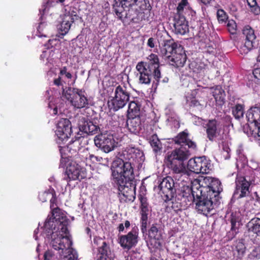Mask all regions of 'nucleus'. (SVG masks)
I'll list each match as a JSON object with an SVG mask.
<instances>
[{
  "mask_svg": "<svg viewBox=\"0 0 260 260\" xmlns=\"http://www.w3.org/2000/svg\"><path fill=\"white\" fill-rule=\"evenodd\" d=\"M123 154L128 161L117 158L113 161L111 169L113 182L117 186L119 194L124 197H121V199L127 202L134 201L135 199L134 189L132 185L135 175L131 161L138 160V158L142 160L144 155L143 151L134 147H127Z\"/></svg>",
  "mask_w": 260,
  "mask_h": 260,
  "instance_id": "f257e3e1",
  "label": "nucleus"
},
{
  "mask_svg": "<svg viewBox=\"0 0 260 260\" xmlns=\"http://www.w3.org/2000/svg\"><path fill=\"white\" fill-rule=\"evenodd\" d=\"M113 8L120 20L130 24L148 21L151 6L149 0H115Z\"/></svg>",
  "mask_w": 260,
  "mask_h": 260,
  "instance_id": "f03ea898",
  "label": "nucleus"
},
{
  "mask_svg": "<svg viewBox=\"0 0 260 260\" xmlns=\"http://www.w3.org/2000/svg\"><path fill=\"white\" fill-rule=\"evenodd\" d=\"M136 69L138 73L139 83L149 85L153 79L152 86L155 88L159 83H167L169 81L168 77H165L161 81V73L160 63L157 55L151 53L146 59L145 61H141L137 63Z\"/></svg>",
  "mask_w": 260,
  "mask_h": 260,
  "instance_id": "7ed1b4c3",
  "label": "nucleus"
},
{
  "mask_svg": "<svg viewBox=\"0 0 260 260\" xmlns=\"http://www.w3.org/2000/svg\"><path fill=\"white\" fill-rule=\"evenodd\" d=\"M67 225V231L65 232L61 230V226L59 224L54 223L52 229H48L44 226V230L48 233L47 236L50 235L51 241L50 242L52 247L56 250H61L62 252L65 253H71L72 256L69 254L70 258H76L77 257V253L75 250L72 248V241L69 236Z\"/></svg>",
  "mask_w": 260,
  "mask_h": 260,
  "instance_id": "20e7f679",
  "label": "nucleus"
},
{
  "mask_svg": "<svg viewBox=\"0 0 260 260\" xmlns=\"http://www.w3.org/2000/svg\"><path fill=\"white\" fill-rule=\"evenodd\" d=\"M188 151H183L180 149L173 150L168 153L166 156V164L172 171V177L175 180L184 181L183 175L186 173L184 161L188 158Z\"/></svg>",
  "mask_w": 260,
  "mask_h": 260,
  "instance_id": "39448f33",
  "label": "nucleus"
},
{
  "mask_svg": "<svg viewBox=\"0 0 260 260\" xmlns=\"http://www.w3.org/2000/svg\"><path fill=\"white\" fill-rule=\"evenodd\" d=\"M162 53L167 56L170 63L176 68L182 67L185 63L187 56L184 48L173 39L165 41Z\"/></svg>",
  "mask_w": 260,
  "mask_h": 260,
  "instance_id": "423d86ee",
  "label": "nucleus"
},
{
  "mask_svg": "<svg viewBox=\"0 0 260 260\" xmlns=\"http://www.w3.org/2000/svg\"><path fill=\"white\" fill-rule=\"evenodd\" d=\"M51 199L50 200V208L52 210L51 216H48L44 223V227L48 229H52L54 223L59 224L61 229L65 232L67 231V225H69V219L57 207V198L54 189L51 188Z\"/></svg>",
  "mask_w": 260,
  "mask_h": 260,
  "instance_id": "0eeeda50",
  "label": "nucleus"
},
{
  "mask_svg": "<svg viewBox=\"0 0 260 260\" xmlns=\"http://www.w3.org/2000/svg\"><path fill=\"white\" fill-rule=\"evenodd\" d=\"M191 191L193 197L192 203L195 205V209L199 213L207 216L219 202L216 198L204 193L198 188L193 189L192 185Z\"/></svg>",
  "mask_w": 260,
  "mask_h": 260,
  "instance_id": "6e6552de",
  "label": "nucleus"
},
{
  "mask_svg": "<svg viewBox=\"0 0 260 260\" xmlns=\"http://www.w3.org/2000/svg\"><path fill=\"white\" fill-rule=\"evenodd\" d=\"M193 189L198 188L217 200H219V194L222 191L221 182L211 177H202L194 179L192 182Z\"/></svg>",
  "mask_w": 260,
  "mask_h": 260,
  "instance_id": "1a4fd4ad",
  "label": "nucleus"
},
{
  "mask_svg": "<svg viewBox=\"0 0 260 260\" xmlns=\"http://www.w3.org/2000/svg\"><path fill=\"white\" fill-rule=\"evenodd\" d=\"M246 117L248 123L243 127L244 133L260 141V107H251L247 111Z\"/></svg>",
  "mask_w": 260,
  "mask_h": 260,
  "instance_id": "9d476101",
  "label": "nucleus"
},
{
  "mask_svg": "<svg viewBox=\"0 0 260 260\" xmlns=\"http://www.w3.org/2000/svg\"><path fill=\"white\" fill-rule=\"evenodd\" d=\"M70 157H63L61 154L59 164V168L66 167L63 179L68 183L72 180H80L84 178L83 168L77 162V160L70 159Z\"/></svg>",
  "mask_w": 260,
  "mask_h": 260,
  "instance_id": "9b49d317",
  "label": "nucleus"
},
{
  "mask_svg": "<svg viewBox=\"0 0 260 260\" xmlns=\"http://www.w3.org/2000/svg\"><path fill=\"white\" fill-rule=\"evenodd\" d=\"M114 94L108 104L111 109L116 111L126 105L129 100L130 93L125 85H119L115 87Z\"/></svg>",
  "mask_w": 260,
  "mask_h": 260,
  "instance_id": "f8f14e48",
  "label": "nucleus"
},
{
  "mask_svg": "<svg viewBox=\"0 0 260 260\" xmlns=\"http://www.w3.org/2000/svg\"><path fill=\"white\" fill-rule=\"evenodd\" d=\"M251 182L248 181L246 177L238 174L235 180V188L233 195V198L239 200L249 196L250 193V187Z\"/></svg>",
  "mask_w": 260,
  "mask_h": 260,
  "instance_id": "ddd939ff",
  "label": "nucleus"
},
{
  "mask_svg": "<svg viewBox=\"0 0 260 260\" xmlns=\"http://www.w3.org/2000/svg\"><path fill=\"white\" fill-rule=\"evenodd\" d=\"M210 163L206 156L190 158L187 163L188 169L196 174H208L210 171Z\"/></svg>",
  "mask_w": 260,
  "mask_h": 260,
  "instance_id": "4468645a",
  "label": "nucleus"
},
{
  "mask_svg": "<svg viewBox=\"0 0 260 260\" xmlns=\"http://www.w3.org/2000/svg\"><path fill=\"white\" fill-rule=\"evenodd\" d=\"M173 141L176 144L179 145L180 147L175 149L174 150L180 149L182 151H188V157L190 155L191 150H196L197 144L188 138V133L185 131L179 133L173 139Z\"/></svg>",
  "mask_w": 260,
  "mask_h": 260,
  "instance_id": "2eb2a0df",
  "label": "nucleus"
},
{
  "mask_svg": "<svg viewBox=\"0 0 260 260\" xmlns=\"http://www.w3.org/2000/svg\"><path fill=\"white\" fill-rule=\"evenodd\" d=\"M174 179L170 176L164 178L159 184L158 187L160 193L166 202L172 200L176 196V189Z\"/></svg>",
  "mask_w": 260,
  "mask_h": 260,
  "instance_id": "dca6fc26",
  "label": "nucleus"
},
{
  "mask_svg": "<svg viewBox=\"0 0 260 260\" xmlns=\"http://www.w3.org/2000/svg\"><path fill=\"white\" fill-rule=\"evenodd\" d=\"M243 34L245 37V43L240 47L239 50L241 54H246L254 47L256 37L254 30L249 25L244 26Z\"/></svg>",
  "mask_w": 260,
  "mask_h": 260,
  "instance_id": "f3484780",
  "label": "nucleus"
},
{
  "mask_svg": "<svg viewBox=\"0 0 260 260\" xmlns=\"http://www.w3.org/2000/svg\"><path fill=\"white\" fill-rule=\"evenodd\" d=\"M93 243L97 246L98 260H112V253L109 244L105 239L95 237L93 239Z\"/></svg>",
  "mask_w": 260,
  "mask_h": 260,
  "instance_id": "a211bd4d",
  "label": "nucleus"
},
{
  "mask_svg": "<svg viewBox=\"0 0 260 260\" xmlns=\"http://www.w3.org/2000/svg\"><path fill=\"white\" fill-rule=\"evenodd\" d=\"M138 235L139 229L135 226L126 235L119 236L118 242L122 248L129 250L138 243Z\"/></svg>",
  "mask_w": 260,
  "mask_h": 260,
  "instance_id": "6ab92c4d",
  "label": "nucleus"
},
{
  "mask_svg": "<svg viewBox=\"0 0 260 260\" xmlns=\"http://www.w3.org/2000/svg\"><path fill=\"white\" fill-rule=\"evenodd\" d=\"M94 142L96 147L101 148L106 153L114 149L115 141L112 135L107 134L98 135L94 137Z\"/></svg>",
  "mask_w": 260,
  "mask_h": 260,
  "instance_id": "aec40b11",
  "label": "nucleus"
},
{
  "mask_svg": "<svg viewBox=\"0 0 260 260\" xmlns=\"http://www.w3.org/2000/svg\"><path fill=\"white\" fill-rule=\"evenodd\" d=\"M72 133L71 121L68 118H61L57 122L55 134L59 140H67Z\"/></svg>",
  "mask_w": 260,
  "mask_h": 260,
  "instance_id": "412c9836",
  "label": "nucleus"
},
{
  "mask_svg": "<svg viewBox=\"0 0 260 260\" xmlns=\"http://www.w3.org/2000/svg\"><path fill=\"white\" fill-rule=\"evenodd\" d=\"M73 98L71 101V104L75 108H88L89 106V100L85 95L84 90L77 88H73Z\"/></svg>",
  "mask_w": 260,
  "mask_h": 260,
  "instance_id": "4be33fe9",
  "label": "nucleus"
},
{
  "mask_svg": "<svg viewBox=\"0 0 260 260\" xmlns=\"http://www.w3.org/2000/svg\"><path fill=\"white\" fill-rule=\"evenodd\" d=\"M205 128L207 137L211 142L215 141L216 138L220 135L221 132L220 122L215 119L208 120L205 124Z\"/></svg>",
  "mask_w": 260,
  "mask_h": 260,
  "instance_id": "5701e85b",
  "label": "nucleus"
},
{
  "mask_svg": "<svg viewBox=\"0 0 260 260\" xmlns=\"http://www.w3.org/2000/svg\"><path fill=\"white\" fill-rule=\"evenodd\" d=\"M173 26L176 34L184 35L189 31L188 21L184 16L174 15Z\"/></svg>",
  "mask_w": 260,
  "mask_h": 260,
  "instance_id": "b1692460",
  "label": "nucleus"
},
{
  "mask_svg": "<svg viewBox=\"0 0 260 260\" xmlns=\"http://www.w3.org/2000/svg\"><path fill=\"white\" fill-rule=\"evenodd\" d=\"M79 127L80 131L91 135L96 134L100 131V127L95 121L85 120L84 119L80 121Z\"/></svg>",
  "mask_w": 260,
  "mask_h": 260,
  "instance_id": "393cba45",
  "label": "nucleus"
},
{
  "mask_svg": "<svg viewBox=\"0 0 260 260\" xmlns=\"http://www.w3.org/2000/svg\"><path fill=\"white\" fill-rule=\"evenodd\" d=\"M162 231L161 225L155 222L150 225V228L147 230L146 234L150 241H159L162 239Z\"/></svg>",
  "mask_w": 260,
  "mask_h": 260,
  "instance_id": "a878e982",
  "label": "nucleus"
},
{
  "mask_svg": "<svg viewBox=\"0 0 260 260\" xmlns=\"http://www.w3.org/2000/svg\"><path fill=\"white\" fill-rule=\"evenodd\" d=\"M126 126L128 131L133 134H138L142 128V121L141 116L127 117Z\"/></svg>",
  "mask_w": 260,
  "mask_h": 260,
  "instance_id": "bb28decb",
  "label": "nucleus"
},
{
  "mask_svg": "<svg viewBox=\"0 0 260 260\" xmlns=\"http://www.w3.org/2000/svg\"><path fill=\"white\" fill-rule=\"evenodd\" d=\"M248 233L250 234L253 233L260 237V218L254 217L252 218L246 224Z\"/></svg>",
  "mask_w": 260,
  "mask_h": 260,
  "instance_id": "cd10ccee",
  "label": "nucleus"
},
{
  "mask_svg": "<svg viewBox=\"0 0 260 260\" xmlns=\"http://www.w3.org/2000/svg\"><path fill=\"white\" fill-rule=\"evenodd\" d=\"M138 197L140 201L139 207L140 216L148 217L152 210L151 207L149 205L147 198L142 195H140Z\"/></svg>",
  "mask_w": 260,
  "mask_h": 260,
  "instance_id": "c85d7f7f",
  "label": "nucleus"
},
{
  "mask_svg": "<svg viewBox=\"0 0 260 260\" xmlns=\"http://www.w3.org/2000/svg\"><path fill=\"white\" fill-rule=\"evenodd\" d=\"M149 142L154 153L157 154L162 150L161 142L156 134H153L149 137Z\"/></svg>",
  "mask_w": 260,
  "mask_h": 260,
  "instance_id": "c756f323",
  "label": "nucleus"
},
{
  "mask_svg": "<svg viewBox=\"0 0 260 260\" xmlns=\"http://www.w3.org/2000/svg\"><path fill=\"white\" fill-rule=\"evenodd\" d=\"M213 95L216 102L219 105L224 103L225 93L224 90L220 86H217L213 91Z\"/></svg>",
  "mask_w": 260,
  "mask_h": 260,
  "instance_id": "7c9ffc66",
  "label": "nucleus"
},
{
  "mask_svg": "<svg viewBox=\"0 0 260 260\" xmlns=\"http://www.w3.org/2000/svg\"><path fill=\"white\" fill-rule=\"evenodd\" d=\"M140 105L135 101L129 103L127 117L140 116Z\"/></svg>",
  "mask_w": 260,
  "mask_h": 260,
  "instance_id": "2f4dec72",
  "label": "nucleus"
},
{
  "mask_svg": "<svg viewBox=\"0 0 260 260\" xmlns=\"http://www.w3.org/2000/svg\"><path fill=\"white\" fill-rule=\"evenodd\" d=\"M189 68L191 69L193 72L200 73L204 72L208 69V65L201 61H193L189 64Z\"/></svg>",
  "mask_w": 260,
  "mask_h": 260,
  "instance_id": "473e14b6",
  "label": "nucleus"
},
{
  "mask_svg": "<svg viewBox=\"0 0 260 260\" xmlns=\"http://www.w3.org/2000/svg\"><path fill=\"white\" fill-rule=\"evenodd\" d=\"M245 105L237 103L232 107V114L235 119L240 120L244 116Z\"/></svg>",
  "mask_w": 260,
  "mask_h": 260,
  "instance_id": "72a5a7b5",
  "label": "nucleus"
},
{
  "mask_svg": "<svg viewBox=\"0 0 260 260\" xmlns=\"http://www.w3.org/2000/svg\"><path fill=\"white\" fill-rule=\"evenodd\" d=\"M81 139V137H78L74 141L72 140L67 145V149L72 154L77 152L80 149Z\"/></svg>",
  "mask_w": 260,
  "mask_h": 260,
  "instance_id": "f704fd0d",
  "label": "nucleus"
},
{
  "mask_svg": "<svg viewBox=\"0 0 260 260\" xmlns=\"http://www.w3.org/2000/svg\"><path fill=\"white\" fill-rule=\"evenodd\" d=\"M188 104L190 108H192L195 110L200 111H202L205 107L204 102L199 101L195 97L190 98Z\"/></svg>",
  "mask_w": 260,
  "mask_h": 260,
  "instance_id": "c9c22d12",
  "label": "nucleus"
},
{
  "mask_svg": "<svg viewBox=\"0 0 260 260\" xmlns=\"http://www.w3.org/2000/svg\"><path fill=\"white\" fill-rule=\"evenodd\" d=\"M240 214L239 212H232L231 213L229 220L231 224V230L232 232L234 231L235 233H237L236 231L238 229V228L236 227V223L240 222Z\"/></svg>",
  "mask_w": 260,
  "mask_h": 260,
  "instance_id": "e433bc0d",
  "label": "nucleus"
},
{
  "mask_svg": "<svg viewBox=\"0 0 260 260\" xmlns=\"http://www.w3.org/2000/svg\"><path fill=\"white\" fill-rule=\"evenodd\" d=\"M189 4L188 2V0H181L178 5L176 8V12L174 15H178L179 16H184L183 13L184 9L188 8Z\"/></svg>",
  "mask_w": 260,
  "mask_h": 260,
  "instance_id": "4c0bfd02",
  "label": "nucleus"
},
{
  "mask_svg": "<svg viewBox=\"0 0 260 260\" xmlns=\"http://www.w3.org/2000/svg\"><path fill=\"white\" fill-rule=\"evenodd\" d=\"M68 17H66L62 22L61 23L60 30V34L62 36H64L66 35L70 29L71 23L69 21V19H68Z\"/></svg>",
  "mask_w": 260,
  "mask_h": 260,
  "instance_id": "58836bf2",
  "label": "nucleus"
},
{
  "mask_svg": "<svg viewBox=\"0 0 260 260\" xmlns=\"http://www.w3.org/2000/svg\"><path fill=\"white\" fill-rule=\"evenodd\" d=\"M247 2L254 14L258 15L260 13V8L257 5L256 0H247Z\"/></svg>",
  "mask_w": 260,
  "mask_h": 260,
  "instance_id": "ea45409f",
  "label": "nucleus"
},
{
  "mask_svg": "<svg viewBox=\"0 0 260 260\" xmlns=\"http://www.w3.org/2000/svg\"><path fill=\"white\" fill-rule=\"evenodd\" d=\"M148 217L140 216V229L143 234H147Z\"/></svg>",
  "mask_w": 260,
  "mask_h": 260,
  "instance_id": "a19ab883",
  "label": "nucleus"
},
{
  "mask_svg": "<svg viewBox=\"0 0 260 260\" xmlns=\"http://www.w3.org/2000/svg\"><path fill=\"white\" fill-rule=\"evenodd\" d=\"M72 93H71V87H66V88L62 87V97L71 103L73 98V91L72 90Z\"/></svg>",
  "mask_w": 260,
  "mask_h": 260,
  "instance_id": "79ce46f5",
  "label": "nucleus"
},
{
  "mask_svg": "<svg viewBox=\"0 0 260 260\" xmlns=\"http://www.w3.org/2000/svg\"><path fill=\"white\" fill-rule=\"evenodd\" d=\"M236 250L239 256L243 255L246 250V247L242 240L237 241L236 243Z\"/></svg>",
  "mask_w": 260,
  "mask_h": 260,
  "instance_id": "37998d69",
  "label": "nucleus"
},
{
  "mask_svg": "<svg viewBox=\"0 0 260 260\" xmlns=\"http://www.w3.org/2000/svg\"><path fill=\"white\" fill-rule=\"evenodd\" d=\"M217 19L219 23L226 22L228 17L226 13L222 9H219L217 12Z\"/></svg>",
  "mask_w": 260,
  "mask_h": 260,
  "instance_id": "c03bdc74",
  "label": "nucleus"
},
{
  "mask_svg": "<svg viewBox=\"0 0 260 260\" xmlns=\"http://www.w3.org/2000/svg\"><path fill=\"white\" fill-rule=\"evenodd\" d=\"M51 188L48 190L41 192L39 193L38 198L42 202H45L49 199L51 197Z\"/></svg>",
  "mask_w": 260,
  "mask_h": 260,
  "instance_id": "a18cd8bd",
  "label": "nucleus"
},
{
  "mask_svg": "<svg viewBox=\"0 0 260 260\" xmlns=\"http://www.w3.org/2000/svg\"><path fill=\"white\" fill-rule=\"evenodd\" d=\"M226 26H227L228 31L231 34L234 35V34H236L237 24L234 20H229Z\"/></svg>",
  "mask_w": 260,
  "mask_h": 260,
  "instance_id": "49530a36",
  "label": "nucleus"
},
{
  "mask_svg": "<svg viewBox=\"0 0 260 260\" xmlns=\"http://www.w3.org/2000/svg\"><path fill=\"white\" fill-rule=\"evenodd\" d=\"M66 0H57L56 3H63ZM55 5V0H48L45 5L42 6V10L43 11V13H45V12L46 11L47 9H49V8L54 6Z\"/></svg>",
  "mask_w": 260,
  "mask_h": 260,
  "instance_id": "de8ad7c7",
  "label": "nucleus"
},
{
  "mask_svg": "<svg viewBox=\"0 0 260 260\" xmlns=\"http://www.w3.org/2000/svg\"><path fill=\"white\" fill-rule=\"evenodd\" d=\"M68 69L66 67H63L59 69V75L61 76L64 75L68 79H71L72 78L71 73L67 71Z\"/></svg>",
  "mask_w": 260,
  "mask_h": 260,
  "instance_id": "09e8293b",
  "label": "nucleus"
},
{
  "mask_svg": "<svg viewBox=\"0 0 260 260\" xmlns=\"http://www.w3.org/2000/svg\"><path fill=\"white\" fill-rule=\"evenodd\" d=\"M55 257L54 252L51 250H48L44 254V260H53Z\"/></svg>",
  "mask_w": 260,
  "mask_h": 260,
  "instance_id": "8fccbe9b",
  "label": "nucleus"
},
{
  "mask_svg": "<svg viewBox=\"0 0 260 260\" xmlns=\"http://www.w3.org/2000/svg\"><path fill=\"white\" fill-rule=\"evenodd\" d=\"M131 225L130 222L128 220H125L124 222V225L123 223H120L117 227V229L119 233H121L124 231V228L126 229L129 228Z\"/></svg>",
  "mask_w": 260,
  "mask_h": 260,
  "instance_id": "3c124183",
  "label": "nucleus"
},
{
  "mask_svg": "<svg viewBox=\"0 0 260 260\" xmlns=\"http://www.w3.org/2000/svg\"><path fill=\"white\" fill-rule=\"evenodd\" d=\"M53 83V85L58 87L62 86V87H63L61 77L59 75L57 78L54 79Z\"/></svg>",
  "mask_w": 260,
  "mask_h": 260,
  "instance_id": "603ef678",
  "label": "nucleus"
},
{
  "mask_svg": "<svg viewBox=\"0 0 260 260\" xmlns=\"http://www.w3.org/2000/svg\"><path fill=\"white\" fill-rule=\"evenodd\" d=\"M45 24L44 23H40V25L38 26V31L39 32V36L40 37H47V34H44L43 32H42L43 31V28L45 27Z\"/></svg>",
  "mask_w": 260,
  "mask_h": 260,
  "instance_id": "864d4df0",
  "label": "nucleus"
},
{
  "mask_svg": "<svg viewBox=\"0 0 260 260\" xmlns=\"http://www.w3.org/2000/svg\"><path fill=\"white\" fill-rule=\"evenodd\" d=\"M253 75L257 81L260 82V68H256L253 71Z\"/></svg>",
  "mask_w": 260,
  "mask_h": 260,
  "instance_id": "5fc2aeb1",
  "label": "nucleus"
},
{
  "mask_svg": "<svg viewBox=\"0 0 260 260\" xmlns=\"http://www.w3.org/2000/svg\"><path fill=\"white\" fill-rule=\"evenodd\" d=\"M68 19H69V21L71 23H74L75 21L79 20L81 18L77 14H73L72 16H67Z\"/></svg>",
  "mask_w": 260,
  "mask_h": 260,
  "instance_id": "6e6d98bb",
  "label": "nucleus"
},
{
  "mask_svg": "<svg viewBox=\"0 0 260 260\" xmlns=\"http://www.w3.org/2000/svg\"><path fill=\"white\" fill-rule=\"evenodd\" d=\"M147 46L151 48H153L155 46V40L153 38H150L147 42Z\"/></svg>",
  "mask_w": 260,
  "mask_h": 260,
  "instance_id": "4d7b16f0",
  "label": "nucleus"
},
{
  "mask_svg": "<svg viewBox=\"0 0 260 260\" xmlns=\"http://www.w3.org/2000/svg\"><path fill=\"white\" fill-rule=\"evenodd\" d=\"M56 40H51V39H49L48 41V43L46 44L45 46L47 48H51L53 46V45H54L53 44L54 42H56Z\"/></svg>",
  "mask_w": 260,
  "mask_h": 260,
  "instance_id": "13d9d810",
  "label": "nucleus"
},
{
  "mask_svg": "<svg viewBox=\"0 0 260 260\" xmlns=\"http://www.w3.org/2000/svg\"><path fill=\"white\" fill-rule=\"evenodd\" d=\"M89 158L91 160L93 161L94 159H95L97 161H101V160L102 159V158L101 157L96 156H94L93 154H90Z\"/></svg>",
  "mask_w": 260,
  "mask_h": 260,
  "instance_id": "bf43d9fd",
  "label": "nucleus"
},
{
  "mask_svg": "<svg viewBox=\"0 0 260 260\" xmlns=\"http://www.w3.org/2000/svg\"><path fill=\"white\" fill-rule=\"evenodd\" d=\"M214 48L213 47L209 46H208L207 52L210 54L214 53Z\"/></svg>",
  "mask_w": 260,
  "mask_h": 260,
  "instance_id": "052dcab7",
  "label": "nucleus"
},
{
  "mask_svg": "<svg viewBox=\"0 0 260 260\" xmlns=\"http://www.w3.org/2000/svg\"><path fill=\"white\" fill-rule=\"evenodd\" d=\"M67 253L68 254V255L64 256V258H67L68 259L67 260H74V259H75V258H69L70 257L69 254H71V255L72 256H73V255L71 254V253ZM77 257H78V256ZM76 259H77V258H76Z\"/></svg>",
  "mask_w": 260,
  "mask_h": 260,
  "instance_id": "680f3d73",
  "label": "nucleus"
},
{
  "mask_svg": "<svg viewBox=\"0 0 260 260\" xmlns=\"http://www.w3.org/2000/svg\"><path fill=\"white\" fill-rule=\"evenodd\" d=\"M58 114V109H57V108L56 107H55L53 109V113H52V114L53 115H57Z\"/></svg>",
  "mask_w": 260,
  "mask_h": 260,
  "instance_id": "e2e57ef3",
  "label": "nucleus"
},
{
  "mask_svg": "<svg viewBox=\"0 0 260 260\" xmlns=\"http://www.w3.org/2000/svg\"><path fill=\"white\" fill-rule=\"evenodd\" d=\"M212 0H201L202 2L205 5H207L210 4V2Z\"/></svg>",
  "mask_w": 260,
  "mask_h": 260,
  "instance_id": "0e129e2a",
  "label": "nucleus"
},
{
  "mask_svg": "<svg viewBox=\"0 0 260 260\" xmlns=\"http://www.w3.org/2000/svg\"><path fill=\"white\" fill-rule=\"evenodd\" d=\"M69 15L68 16H72L73 14H77V12L74 11H72L71 12H69Z\"/></svg>",
  "mask_w": 260,
  "mask_h": 260,
  "instance_id": "69168bd1",
  "label": "nucleus"
},
{
  "mask_svg": "<svg viewBox=\"0 0 260 260\" xmlns=\"http://www.w3.org/2000/svg\"><path fill=\"white\" fill-rule=\"evenodd\" d=\"M257 60L258 61H260V48L258 49V55L257 57Z\"/></svg>",
  "mask_w": 260,
  "mask_h": 260,
  "instance_id": "338daca9",
  "label": "nucleus"
},
{
  "mask_svg": "<svg viewBox=\"0 0 260 260\" xmlns=\"http://www.w3.org/2000/svg\"><path fill=\"white\" fill-rule=\"evenodd\" d=\"M255 194H256V197H257L256 200H257V201H258V200H259L260 198H259L258 197V196H257V192H255Z\"/></svg>",
  "mask_w": 260,
  "mask_h": 260,
  "instance_id": "774afa93",
  "label": "nucleus"
}]
</instances>
